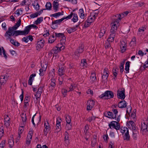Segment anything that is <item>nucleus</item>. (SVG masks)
I'll list each match as a JSON object with an SVG mask.
<instances>
[{"mask_svg":"<svg viewBox=\"0 0 148 148\" xmlns=\"http://www.w3.org/2000/svg\"><path fill=\"white\" fill-rule=\"evenodd\" d=\"M89 129V127L88 125H86L84 127V133L86 135L87 133V131Z\"/></svg>","mask_w":148,"mask_h":148,"instance_id":"nucleus-59","label":"nucleus"},{"mask_svg":"<svg viewBox=\"0 0 148 148\" xmlns=\"http://www.w3.org/2000/svg\"><path fill=\"white\" fill-rule=\"evenodd\" d=\"M76 30L75 27H69L66 29L67 32L69 34H70Z\"/></svg>","mask_w":148,"mask_h":148,"instance_id":"nucleus-29","label":"nucleus"},{"mask_svg":"<svg viewBox=\"0 0 148 148\" xmlns=\"http://www.w3.org/2000/svg\"><path fill=\"white\" fill-rule=\"evenodd\" d=\"M73 12H71V14L66 17H64L62 18H64V20L66 19H71L72 17V16L73 15Z\"/></svg>","mask_w":148,"mask_h":148,"instance_id":"nucleus-55","label":"nucleus"},{"mask_svg":"<svg viewBox=\"0 0 148 148\" xmlns=\"http://www.w3.org/2000/svg\"><path fill=\"white\" fill-rule=\"evenodd\" d=\"M62 39L60 40V43L62 46H63V45L65 44L66 42V37H65V35L64 36L61 38Z\"/></svg>","mask_w":148,"mask_h":148,"instance_id":"nucleus-51","label":"nucleus"},{"mask_svg":"<svg viewBox=\"0 0 148 148\" xmlns=\"http://www.w3.org/2000/svg\"><path fill=\"white\" fill-rule=\"evenodd\" d=\"M109 126L110 129H112L111 127H112L114 128L116 130H119L120 128L119 123L115 121L111 122L109 124Z\"/></svg>","mask_w":148,"mask_h":148,"instance_id":"nucleus-5","label":"nucleus"},{"mask_svg":"<svg viewBox=\"0 0 148 148\" xmlns=\"http://www.w3.org/2000/svg\"><path fill=\"white\" fill-rule=\"evenodd\" d=\"M65 69L64 67H59L58 71V74L60 76H62L64 74Z\"/></svg>","mask_w":148,"mask_h":148,"instance_id":"nucleus-23","label":"nucleus"},{"mask_svg":"<svg viewBox=\"0 0 148 148\" xmlns=\"http://www.w3.org/2000/svg\"><path fill=\"white\" fill-rule=\"evenodd\" d=\"M88 64L86 61V60L85 59H83L81 60L80 65L84 67H87V66Z\"/></svg>","mask_w":148,"mask_h":148,"instance_id":"nucleus-31","label":"nucleus"},{"mask_svg":"<svg viewBox=\"0 0 148 148\" xmlns=\"http://www.w3.org/2000/svg\"><path fill=\"white\" fill-rule=\"evenodd\" d=\"M108 69L106 68L104 69L103 74L102 76V79L104 81L106 80L109 76L108 71H107Z\"/></svg>","mask_w":148,"mask_h":148,"instance_id":"nucleus-12","label":"nucleus"},{"mask_svg":"<svg viewBox=\"0 0 148 148\" xmlns=\"http://www.w3.org/2000/svg\"><path fill=\"white\" fill-rule=\"evenodd\" d=\"M8 38L10 39V42L13 45H15V42L14 41V40H13L11 37L12 36H10L9 35H8Z\"/></svg>","mask_w":148,"mask_h":148,"instance_id":"nucleus-53","label":"nucleus"},{"mask_svg":"<svg viewBox=\"0 0 148 148\" xmlns=\"http://www.w3.org/2000/svg\"><path fill=\"white\" fill-rule=\"evenodd\" d=\"M114 19H115V20L113 21V24L112 25L111 31H113V32L114 31V32H116L117 29V25L120 21L116 19V18H114Z\"/></svg>","mask_w":148,"mask_h":148,"instance_id":"nucleus-10","label":"nucleus"},{"mask_svg":"<svg viewBox=\"0 0 148 148\" xmlns=\"http://www.w3.org/2000/svg\"><path fill=\"white\" fill-rule=\"evenodd\" d=\"M130 44H131V45H133L136 44V38L135 37L132 38V40L130 42Z\"/></svg>","mask_w":148,"mask_h":148,"instance_id":"nucleus-56","label":"nucleus"},{"mask_svg":"<svg viewBox=\"0 0 148 148\" xmlns=\"http://www.w3.org/2000/svg\"><path fill=\"white\" fill-rule=\"evenodd\" d=\"M123 139L124 140H126V141H128L130 139V136L129 134V131L128 130L125 133V134L123 136Z\"/></svg>","mask_w":148,"mask_h":148,"instance_id":"nucleus-24","label":"nucleus"},{"mask_svg":"<svg viewBox=\"0 0 148 148\" xmlns=\"http://www.w3.org/2000/svg\"><path fill=\"white\" fill-rule=\"evenodd\" d=\"M125 16V14L123 12L122 13L117 14L116 15H114L113 16V17L114 18L115 17H116V19L120 21L121 19Z\"/></svg>","mask_w":148,"mask_h":148,"instance_id":"nucleus-16","label":"nucleus"},{"mask_svg":"<svg viewBox=\"0 0 148 148\" xmlns=\"http://www.w3.org/2000/svg\"><path fill=\"white\" fill-rule=\"evenodd\" d=\"M45 43V41L43 39H41L38 41L36 44V50H39L40 49L42 48L44 46Z\"/></svg>","mask_w":148,"mask_h":148,"instance_id":"nucleus-8","label":"nucleus"},{"mask_svg":"<svg viewBox=\"0 0 148 148\" xmlns=\"http://www.w3.org/2000/svg\"><path fill=\"white\" fill-rule=\"evenodd\" d=\"M8 143L9 145L10 148H12L14 145V139H9Z\"/></svg>","mask_w":148,"mask_h":148,"instance_id":"nucleus-43","label":"nucleus"},{"mask_svg":"<svg viewBox=\"0 0 148 148\" xmlns=\"http://www.w3.org/2000/svg\"><path fill=\"white\" fill-rule=\"evenodd\" d=\"M126 43L124 41L121 42V44L120 45L121 51L122 53H124L126 50Z\"/></svg>","mask_w":148,"mask_h":148,"instance_id":"nucleus-17","label":"nucleus"},{"mask_svg":"<svg viewBox=\"0 0 148 148\" xmlns=\"http://www.w3.org/2000/svg\"><path fill=\"white\" fill-rule=\"evenodd\" d=\"M71 128L72 124L71 123H67L65 127V129L66 130H71Z\"/></svg>","mask_w":148,"mask_h":148,"instance_id":"nucleus-48","label":"nucleus"},{"mask_svg":"<svg viewBox=\"0 0 148 148\" xmlns=\"http://www.w3.org/2000/svg\"><path fill=\"white\" fill-rule=\"evenodd\" d=\"M44 125L45 129L43 130L44 134L45 136H46L48 133L50 131L51 127L47 121V123H44Z\"/></svg>","mask_w":148,"mask_h":148,"instance_id":"nucleus-7","label":"nucleus"},{"mask_svg":"<svg viewBox=\"0 0 148 148\" xmlns=\"http://www.w3.org/2000/svg\"><path fill=\"white\" fill-rule=\"evenodd\" d=\"M106 31V28L105 27H102L101 28L100 32L99 34V37L101 38L103 37Z\"/></svg>","mask_w":148,"mask_h":148,"instance_id":"nucleus-21","label":"nucleus"},{"mask_svg":"<svg viewBox=\"0 0 148 148\" xmlns=\"http://www.w3.org/2000/svg\"><path fill=\"white\" fill-rule=\"evenodd\" d=\"M28 97L27 96H25L24 101V108H26L27 107L29 106V104L28 103Z\"/></svg>","mask_w":148,"mask_h":148,"instance_id":"nucleus-30","label":"nucleus"},{"mask_svg":"<svg viewBox=\"0 0 148 148\" xmlns=\"http://www.w3.org/2000/svg\"><path fill=\"white\" fill-rule=\"evenodd\" d=\"M64 135V141H65L66 142H68V143H69V134L66 131L65 132Z\"/></svg>","mask_w":148,"mask_h":148,"instance_id":"nucleus-47","label":"nucleus"},{"mask_svg":"<svg viewBox=\"0 0 148 148\" xmlns=\"http://www.w3.org/2000/svg\"><path fill=\"white\" fill-rule=\"evenodd\" d=\"M147 26L146 25H144L143 26L140 27L138 29V31L141 33L142 34H144V31L146 29Z\"/></svg>","mask_w":148,"mask_h":148,"instance_id":"nucleus-27","label":"nucleus"},{"mask_svg":"<svg viewBox=\"0 0 148 148\" xmlns=\"http://www.w3.org/2000/svg\"><path fill=\"white\" fill-rule=\"evenodd\" d=\"M73 18L72 19V20L73 22L75 23L78 20V17L76 13H74L73 14Z\"/></svg>","mask_w":148,"mask_h":148,"instance_id":"nucleus-35","label":"nucleus"},{"mask_svg":"<svg viewBox=\"0 0 148 148\" xmlns=\"http://www.w3.org/2000/svg\"><path fill=\"white\" fill-rule=\"evenodd\" d=\"M45 68H44V69H40L39 70V71H40V72L39 74L40 76H42L44 75V73H43L44 71H45L46 70L47 66V65L46 64H45Z\"/></svg>","mask_w":148,"mask_h":148,"instance_id":"nucleus-46","label":"nucleus"},{"mask_svg":"<svg viewBox=\"0 0 148 148\" xmlns=\"http://www.w3.org/2000/svg\"><path fill=\"white\" fill-rule=\"evenodd\" d=\"M64 35L63 33H55V36L56 37H60L62 38V37L64 36Z\"/></svg>","mask_w":148,"mask_h":148,"instance_id":"nucleus-50","label":"nucleus"},{"mask_svg":"<svg viewBox=\"0 0 148 148\" xmlns=\"http://www.w3.org/2000/svg\"><path fill=\"white\" fill-rule=\"evenodd\" d=\"M29 33L27 27H26L23 31L15 30L14 32V33H10V34H9L8 35L10 36H15V37L19 35H25L28 34Z\"/></svg>","mask_w":148,"mask_h":148,"instance_id":"nucleus-2","label":"nucleus"},{"mask_svg":"<svg viewBox=\"0 0 148 148\" xmlns=\"http://www.w3.org/2000/svg\"><path fill=\"white\" fill-rule=\"evenodd\" d=\"M51 80L50 86H49V88L50 89L52 90L54 89L56 86V80L52 77L51 78Z\"/></svg>","mask_w":148,"mask_h":148,"instance_id":"nucleus-20","label":"nucleus"},{"mask_svg":"<svg viewBox=\"0 0 148 148\" xmlns=\"http://www.w3.org/2000/svg\"><path fill=\"white\" fill-rule=\"evenodd\" d=\"M5 125L7 127L10 125V118H5L4 119Z\"/></svg>","mask_w":148,"mask_h":148,"instance_id":"nucleus-38","label":"nucleus"},{"mask_svg":"<svg viewBox=\"0 0 148 148\" xmlns=\"http://www.w3.org/2000/svg\"><path fill=\"white\" fill-rule=\"evenodd\" d=\"M111 34H110L109 37L108 38V41H110L112 42L113 41L114 38L115 36V32L114 31H110Z\"/></svg>","mask_w":148,"mask_h":148,"instance_id":"nucleus-15","label":"nucleus"},{"mask_svg":"<svg viewBox=\"0 0 148 148\" xmlns=\"http://www.w3.org/2000/svg\"><path fill=\"white\" fill-rule=\"evenodd\" d=\"M45 7L47 10H50L51 9L52 7L51 4L50 2H48L46 5Z\"/></svg>","mask_w":148,"mask_h":148,"instance_id":"nucleus-45","label":"nucleus"},{"mask_svg":"<svg viewBox=\"0 0 148 148\" xmlns=\"http://www.w3.org/2000/svg\"><path fill=\"white\" fill-rule=\"evenodd\" d=\"M24 126H20L19 127V132L18 133H22L24 131Z\"/></svg>","mask_w":148,"mask_h":148,"instance_id":"nucleus-64","label":"nucleus"},{"mask_svg":"<svg viewBox=\"0 0 148 148\" xmlns=\"http://www.w3.org/2000/svg\"><path fill=\"white\" fill-rule=\"evenodd\" d=\"M38 15V12H36L34 13L31 14L30 16L31 18H34L35 17H37Z\"/></svg>","mask_w":148,"mask_h":148,"instance_id":"nucleus-62","label":"nucleus"},{"mask_svg":"<svg viewBox=\"0 0 148 148\" xmlns=\"http://www.w3.org/2000/svg\"><path fill=\"white\" fill-rule=\"evenodd\" d=\"M36 76V74L33 73L31 74L29 77V79L28 81V84L31 85L32 84V82L34 80V78Z\"/></svg>","mask_w":148,"mask_h":148,"instance_id":"nucleus-22","label":"nucleus"},{"mask_svg":"<svg viewBox=\"0 0 148 148\" xmlns=\"http://www.w3.org/2000/svg\"><path fill=\"white\" fill-rule=\"evenodd\" d=\"M64 48V46H62L60 47H56L52 49L50 53H49V55H51L53 54H56L57 53L59 52L61 50H63Z\"/></svg>","mask_w":148,"mask_h":148,"instance_id":"nucleus-3","label":"nucleus"},{"mask_svg":"<svg viewBox=\"0 0 148 148\" xmlns=\"http://www.w3.org/2000/svg\"><path fill=\"white\" fill-rule=\"evenodd\" d=\"M56 40V38L54 37V35L53 34L52 36L51 35L49 39L48 42L49 43H53Z\"/></svg>","mask_w":148,"mask_h":148,"instance_id":"nucleus-33","label":"nucleus"},{"mask_svg":"<svg viewBox=\"0 0 148 148\" xmlns=\"http://www.w3.org/2000/svg\"><path fill=\"white\" fill-rule=\"evenodd\" d=\"M87 104V110H90L95 105V101L92 100L88 101Z\"/></svg>","mask_w":148,"mask_h":148,"instance_id":"nucleus-11","label":"nucleus"},{"mask_svg":"<svg viewBox=\"0 0 148 148\" xmlns=\"http://www.w3.org/2000/svg\"><path fill=\"white\" fill-rule=\"evenodd\" d=\"M103 114L105 116L109 118L114 119V114L112 112L110 111L106 112L104 113Z\"/></svg>","mask_w":148,"mask_h":148,"instance_id":"nucleus-19","label":"nucleus"},{"mask_svg":"<svg viewBox=\"0 0 148 148\" xmlns=\"http://www.w3.org/2000/svg\"><path fill=\"white\" fill-rule=\"evenodd\" d=\"M130 63V62L129 61H127L125 63V70L127 73L129 72Z\"/></svg>","mask_w":148,"mask_h":148,"instance_id":"nucleus-28","label":"nucleus"},{"mask_svg":"<svg viewBox=\"0 0 148 148\" xmlns=\"http://www.w3.org/2000/svg\"><path fill=\"white\" fill-rule=\"evenodd\" d=\"M42 92H38V91L36 92V94L35 95V96L36 97V99L37 100L38 98H40L41 96V94Z\"/></svg>","mask_w":148,"mask_h":148,"instance_id":"nucleus-52","label":"nucleus"},{"mask_svg":"<svg viewBox=\"0 0 148 148\" xmlns=\"http://www.w3.org/2000/svg\"><path fill=\"white\" fill-rule=\"evenodd\" d=\"M26 27L28 30L29 32L30 29L32 27L35 29H37L38 28V27L36 25L34 24L30 25L28 26H26Z\"/></svg>","mask_w":148,"mask_h":148,"instance_id":"nucleus-36","label":"nucleus"},{"mask_svg":"<svg viewBox=\"0 0 148 148\" xmlns=\"http://www.w3.org/2000/svg\"><path fill=\"white\" fill-rule=\"evenodd\" d=\"M58 1L55 0L53 3V7L55 12H57L59 9Z\"/></svg>","mask_w":148,"mask_h":148,"instance_id":"nucleus-13","label":"nucleus"},{"mask_svg":"<svg viewBox=\"0 0 148 148\" xmlns=\"http://www.w3.org/2000/svg\"><path fill=\"white\" fill-rule=\"evenodd\" d=\"M94 19L93 18V17L91 16H89L87 20L88 21L90 22L91 23L94 21Z\"/></svg>","mask_w":148,"mask_h":148,"instance_id":"nucleus-63","label":"nucleus"},{"mask_svg":"<svg viewBox=\"0 0 148 148\" xmlns=\"http://www.w3.org/2000/svg\"><path fill=\"white\" fill-rule=\"evenodd\" d=\"M68 91L65 89H63L62 90L61 92L64 97H65L67 95V92Z\"/></svg>","mask_w":148,"mask_h":148,"instance_id":"nucleus-58","label":"nucleus"},{"mask_svg":"<svg viewBox=\"0 0 148 148\" xmlns=\"http://www.w3.org/2000/svg\"><path fill=\"white\" fill-rule=\"evenodd\" d=\"M18 27L15 24L12 27H9L8 28V30L6 31L5 34V36H8V35L10 33H14V31L16 30Z\"/></svg>","mask_w":148,"mask_h":148,"instance_id":"nucleus-6","label":"nucleus"},{"mask_svg":"<svg viewBox=\"0 0 148 148\" xmlns=\"http://www.w3.org/2000/svg\"><path fill=\"white\" fill-rule=\"evenodd\" d=\"M22 120L23 121V124H24V123H25V122L27 120V116L26 114H24V113H22L21 114Z\"/></svg>","mask_w":148,"mask_h":148,"instance_id":"nucleus-32","label":"nucleus"},{"mask_svg":"<svg viewBox=\"0 0 148 148\" xmlns=\"http://www.w3.org/2000/svg\"><path fill=\"white\" fill-rule=\"evenodd\" d=\"M71 116L69 115H65V119L67 123H71Z\"/></svg>","mask_w":148,"mask_h":148,"instance_id":"nucleus-44","label":"nucleus"},{"mask_svg":"<svg viewBox=\"0 0 148 148\" xmlns=\"http://www.w3.org/2000/svg\"><path fill=\"white\" fill-rule=\"evenodd\" d=\"M63 14H62L61 12H58L53 14H51L50 16L51 17H53L57 18L59 16L63 15Z\"/></svg>","mask_w":148,"mask_h":148,"instance_id":"nucleus-34","label":"nucleus"},{"mask_svg":"<svg viewBox=\"0 0 148 148\" xmlns=\"http://www.w3.org/2000/svg\"><path fill=\"white\" fill-rule=\"evenodd\" d=\"M90 79L93 82H95L96 81V77L95 73H91L90 76Z\"/></svg>","mask_w":148,"mask_h":148,"instance_id":"nucleus-40","label":"nucleus"},{"mask_svg":"<svg viewBox=\"0 0 148 148\" xmlns=\"http://www.w3.org/2000/svg\"><path fill=\"white\" fill-rule=\"evenodd\" d=\"M127 123L128 124V127L129 128H131L135 125V123L134 121H129L128 122H127Z\"/></svg>","mask_w":148,"mask_h":148,"instance_id":"nucleus-42","label":"nucleus"},{"mask_svg":"<svg viewBox=\"0 0 148 148\" xmlns=\"http://www.w3.org/2000/svg\"><path fill=\"white\" fill-rule=\"evenodd\" d=\"M43 21V17H41L38 18L37 20L35 21V23L37 25L41 23Z\"/></svg>","mask_w":148,"mask_h":148,"instance_id":"nucleus-37","label":"nucleus"},{"mask_svg":"<svg viewBox=\"0 0 148 148\" xmlns=\"http://www.w3.org/2000/svg\"><path fill=\"white\" fill-rule=\"evenodd\" d=\"M127 106L126 102L123 100L120 101L118 104V107L121 108H125Z\"/></svg>","mask_w":148,"mask_h":148,"instance_id":"nucleus-18","label":"nucleus"},{"mask_svg":"<svg viewBox=\"0 0 148 148\" xmlns=\"http://www.w3.org/2000/svg\"><path fill=\"white\" fill-rule=\"evenodd\" d=\"M114 97L113 92L111 91L107 90L104 93L99 96V97L101 99H108L112 98Z\"/></svg>","mask_w":148,"mask_h":148,"instance_id":"nucleus-1","label":"nucleus"},{"mask_svg":"<svg viewBox=\"0 0 148 148\" xmlns=\"http://www.w3.org/2000/svg\"><path fill=\"white\" fill-rule=\"evenodd\" d=\"M91 24L90 22H89V21H88V20L85 22V24H84V27L85 28H87Z\"/></svg>","mask_w":148,"mask_h":148,"instance_id":"nucleus-60","label":"nucleus"},{"mask_svg":"<svg viewBox=\"0 0 148 148\" xmlns=\"http://www.w3.org/2000/svg\"><path fill=\"white\" fill-rule=\"evenodd\" d=\"M127 130L129 131V130L126 127H122L121 129L120 132L122 134H125V133H126Z\"/></svg>","mask_w":148,"mask_h":148,"instance_id":"nucleus-41","label":"nucleus"},{"mask_svg":"<svg viewBox=\"0 0 148 148\" xmlns=\"http://www.w3.org/2000/svg\"><path fill=\"white\" fill-rule=\"evenodd\" d=\"M6 143V140H5L2 141L0 144V147H1V148H4V147Z\"/></svg>","mask_w":148,"mask_h":148,"instance_id":"nucleus-54","label":"nucleus"},{"mask_svg":"<svg viewBox=\"0 0 148 148\" xmlns=\"http://www.w3.org/2000/svg\"><path fill=\"white\" fill-rule=\"evenodd\" d=\"M138 134V131H135L133 132L132 137L134 140H136L137 139V137Z\"/></svg>","mask_w":148,"mask_h":148,"instance_id":"nucleus-39","label":"nucleus"},{"mask_svg":"<svg viewBox=\"0 0 148 148\" xmlns=\"http://www.w3.org/2000/svg\"><path fill=\"white\" fill-rule=\"evenodd\" d=\"M121 90H118L117 91V97L119 99L123 100L125 98V90L124 88L123 90L121 89Z\"/></svg>","mask_w":148,"mask_h":148,"instance_id":"nucleus-4","label":"nucleus"},{"mask_svg":"<svg viewBox=\"0 0 148 148\" xmlns=\"http://www.w3.org/2000/svg\"><path fill=\"white\" fill-rule=\"evenodd\" d=\"M32 5L34 6L35 9L36 10H38L40 9V6L37 1H34V2L32 3Z\"/></svg>","mask_w":148,"mask_h":148,"instance_id":"nucleus-26","label":"nucleus"},{"mask_svg":"<svg viewBox=\"0 0 148 148\" xmlns=\"http://www.w3.org/2000/svg\"><path fill=\"white\" fill-rule=\"evenodd\" d=\"M84 48V45H82L79 47L75 52V55L79 57L80 56V54L82 53L83 51Z\"/></svg>","mask_w":148,"mask_h":148,"instance_id":"nucleus-9","label":"nucleus"},{"mask_svg":"<svg viewBox=\"0 0 148 148\" xmlns=\"http://www.w3.org/2000/svg\"><path fill=\"white\" fill-rule=\"evenodd\" d=\"M112 111L114 113V118L116 119V115L118 113L117 110L116 109H113L112 110Z\"/></svg>","mask_w":148,"mask_h":148,"instance_id":"nucleus-57","label":"nucleus"},{"mask_svg":"<svg viewBox=\"0 0 148 148\" xmlns=\"http://www.w3.org/2000/svg\"><path fill=\"white\" fill-rule=\"evenodd\" d=\"M95 117L93 116L89 117L87 119L89 122H91L92 121H94L95 119Z\"/></svg>","mask_w":148,"mask_h":148,"instance_id":"nucleus-61","label":"nucleus"},{"mask_svg":"<svg viewBox=\"0 0 148 148\" xmlns=\"http://www.w3.org/2000/svg\"><path fill=\"white\" fill-rule=\"evenodd\" d=\"M64 20V18H61L60 19H59L58 20H55L54 21H53L52 23V26L51 27V28H52L53 29H56V27H54V26L53 25L54 24H60L61 23V22Z\"/></svg>","mask_w":148,"mask_h":148,"instance_id":"nucleus-14","label":"nucleus"},{"mask_svg":"<svg viewBox=\"0 0 148 148\" xmlns=\"http://www.w3.org/2000/svg\"><path fill=\"white\" fill-rule=\"evenodd\" d=\"M111 42L110 41H108V39L107 41L106 42L105 45V47L106 49L108 48L109 47H110V43Z\"/></svg>","mask_w":148,"mask_h":148,"instance_id":"nucleus-49","label":"nucleus"},{"mask_svg":"<svg viewBox=\"0 0 148 148\" xmlns=\"http://www.w3.org/2000/svg\"><path fill=\"white\" fill-rule=\"evenodd\" d=\"M147 123H146L145 122L142 123L141 125V130L143 131L147 130Z\"/></svg>","mask_w":148,"mask_h":148,"instance_id":"nucleus-25","label":"nucleus"}]
</instances>
